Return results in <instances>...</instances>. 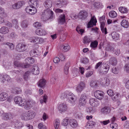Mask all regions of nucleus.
Segmentation results:
<instances>
[{
	"instance_id": "1",
	"label": "nucleus",
	"mask_w": 129,
	"mask_h": 129,
	"mask_svg": "<svg viewBox=\"0 0 129 129\" xmlns=\"http://www.w3.org/2000/svg\"><path fill=\"white\" fill-rule=\"evenodd\" d=\"M14 102L16 104L21 106H24V108L26 109H30L35 102L30 100H27L22 99V97L20 96H16L14 99Z\"/></svg>"
},
{
	"instance_id": "2",
	"label": "nucleus",
	"mask_w": 129,
	"mask_h": 129,
	"mask_svg": "<svg viewBox=\"0 0 129 129\" xmlns=\"http://www.w3.org/2000/svg\"><path fill=\"white\" fill-rule=\"evenodd\" d=\"M44 5L46 8V9L42 13V16L47 19H52L53 17V12L49 9L52 6V3L51 1L46 0L44 3Z\"/></svg>"
},
{
	"instance_id": "3",
	"label": "nucleus",
	"mask_w": 129,
	"mask_h": 129,
	"mask_svg": "<svg viewBox=\"0 0 129 129\" xmlns=\"http://www.w3.org/2000/svg\"><path fill=\"white\" fill-rule=\"evenodd\" d=\"M29 6L25 9L26 12L30 15H34L37 12L36 7H38L39 2L37 0H30L28 2Z\"/></svg>"
},
{
	"instance_id": "4",
	"label": "nucleus",
	"mask_w": 129,
	"mask_h": 129,
	"mask_svg": "<svg viewBox=\"0 0 129 129\" xmlns=\"http://www.w3.org/2000/svg\"><path fill=\"white\" fill-rule=\"evenodd\" d=\"M67 99L68 102L72 105H75L77 101L76 96L73 93H69L67 96Z\"/></svg>"
},
{
	"instance_id": "5",
	"label": "nucleus",
	"mask_w": 129,
	"mask_h": 129,
	"mask_svg": "<svg viewBox=\"0 0 129 129\" xmlns=\"http://www.w3.org/2000/svg\"><path fill=\"white\" fill-rule=\"evenodd\" d=\"M107 92L109 95L111 97L112 99L114 101H116L120 97L119 93L116 92L114 93L113 91L111 89L107 90Z\"/></svg>"
},
{
	"instance_id": "6",
	"label": "nucleus",
	"mask_w": 129,
	"mask_h": 129,
	"mask_svg": "<svg viewBox=\"0 0 129 129\" xmlns=\"http://www.w3.org/2000/svg\"><path fill=\"white\" fill-rule=\"evenodd\" d=\"M45 39H43L38 37H30L29 40L31 42L35 43L37 44H41L45 42Z\"/></svg>"
},
{
	"instance_id": "7",
	"label": "nucleus",
	"mask_w": 129,
	"mask_h": 129,
	"mask_svg": "<svg viewBox=\"0 0 129 129\" xmlns=\"http://www.w3.org/2000/svg\"><path fill=\"white\" fill-rule=\"evenodd\" d=\"M104 64V66L103 67L102 69H100L99 70V72L101 75H105L107 74L110 68L109 66L107 64Z\"/></svg>"
},
{
	"instance_id": "8",
	"label": "nucleus",
	"mask_w": 129,
	"mask_h": 129,
	"mask_svg": "<svg viewBox=\"0 0 129 129\" xmlns=\"http://www.w3.org/2000/svg\"><path fill=\"white\" fill-rule=\"evenodd\" d=\"M25 63H24V66L22 67H24V68H26L29 67V63L33 64L34 62V59L33 57H29L27 58L25 60Z\"/></svg>"
},
{
	"instance_id": "9",
	"label": "nucleus",
	"mask_w": 129,
	"mask_h": 129,
	"mask_svg": "<svg viewBox=\"0 0 129 129\" xmlns=\"http://www.w3.org/2000/svg\"><path fill=\"white\" fill-rule=\"evenodd\" d=\"M85 83L83 82H81L76 86L75 90L78 93H80L85 88Z\"/></svg>"
},
{
	"instance_id": "10",
	"label": "nucleus",
	"mask_w": 129,
	"mask_h": 129,
	"mask_svg": "<svg viewBox=\"0 0 129 129\" xmlns=\"http://www.w3.org/2000/svg\"><path fill=\"white\" fill-rule=\"evenodd\" d=\"M94 96L97 99L101 100L103 99L104 93L103 92L100 90H97L94 92Z\"/></svg>"
},
{
	"instance_id": "11",
	"label": "nucleus",
	"mask_w": 129,
	"mask_h": 129,
	"mask_svg": "<svg viewBox=\"0 0 129 129\" xmlns=\"http://www.w3.org/2000/svg\"><path fill=\"white\" fill-rule=\"evenodd\" d=\"M16 50L19 52H23L26 49V46L24 44L22 43H19L16 45Z\"/></svg>"
},
{
	"instance_id": "12",
	"label": "nucleus",
	"mask_w": 129,
	"mask_h": 129,
	"mask_svg": "<svg viewBox=\"0 0 129 129\" xmlns=\"http://www.w3.org/2000/svg\"><path fill=\"white\" fill-rule=\"evenodd\" d=\"M110 83L109 79L107 78H102L100 81V83L103 86L106 87L108 86Z\"/></svg>"
},
{
	"instance_id": "13",
	"label": "nucleus",
	"mask_w": 129,
	"mask_h": 129,
	"mask_svg": "<svg viewBox=\"0 0 129 129\" xmlns=\"http://www.w3.org/2000/svg\"><path fill=\"white\" fill-rule=\"evenodd\" d=\"M89 102L91 105L94 107H98L100 104L99 101L95 98H92L90 99Z\"/></svg>"
},
{
	"instance_id": "14",
	"label": "nucleus",
	"mask_w": 129,
	"mask_h": 129,
	"mask_svg": "<svg viewBox=\"0 0 129 129\" xmlns=\"http://www.w3.org/2000/svg\"><path fill=\"white\" fill-rule=\"evenodd\" d=\"M69 123L70 126L73 128H77L78 126L77 120L74 119H70L69 121Z\"/></svg>"
},
{
	"instance_id": "15",
	"label": "nucleus",
	"mask_w": 129,
	"mask_h": 129,
	"mask_svg": "<svg viewBox=\"0 0 129 129\" xmlns=\"http://www.w3.org/2000/svg\"><path fill=\"white\" fill-rule=\"evenodd\" d=\"M58 109L60 112H64L67 110V107L65 104L62 103L59 105L58 107Z\"/></svg>"
},
{
	"instance_id": "16",
	"label": "nucleus",
	"mask_w": 129,
	"mask_h": 129,
	"mask_svg": "<svg viewBox=\"0 0 129 129\" xmlns=\"http://www.w3.org/2000/svg\"><path fill=\"white\" fill-rule=\"evenodd\" d=\"M96 22L97 20L94 16L92 17L90 20L87 25V28L91 27L95 25Z\"/></svg>"
},
{
	"instance_id": "17",
	"label": "nucleus",
	"mask_w": 129,
	"mask_h": 129,
	"mask_svg": "<svg viewBox=\"0 0 129 129\" xmlns=\"http://www.w3.org/2000/svg\"><path fill=\"white\" fill-rule=\"evenodd\" d=\"M36 33L37 35L40 36H45L47 34L46 31L42 28H38L36 29Z\"/></svg>"
},
{
	"instance_id": "18",
	"label": "nucleus",
	"mask_w": 129,
	"mask_h": 129,
	"mask_svg": "<svg viewBox=\"0 0 129 129\" xmlns=\"http://www.w3.org/2000/svg\"><path fill=\"white\" fill-rule=\"evenodd\" d=\"M86 96L85 94L81 95L79 100V104L80 106H84L86 103Z\"/></svg>"
},
{
	"instance_id": "19",
	"label": "nucleus",
	"mask_w": 129,
	"mask_h": 129,
	"mask_svg": "<svg viewBox=\"0 0 129 129\" xmlns=\"http://www.w3.org/2000/svg\"><path fill=\"white\" fill-rule=\"evenodd\" d=\"M102 19V17H101L100 19V20L101 21L100 26L101 30L102 33H104L105 35H106L107 33V29L106 28H104L105 24L104 22L103 21L104 20L103 19L102 20H101Z\"/></svg>"
},
{
	"instance_id": "20",
	"label": "nucleus",
	"mask_w": 129,
	"mask_h": 129,
	"mask_svg": "<svg viewBox=\"0 0 129 129\" xmlns=\"http://www.w3.org/2000/svg\"><path fill=\"white\" fill-rule=\"evenodd\" d=\"M25 4V2L24 1H22L18 2L13 5L12 6V7L13 9H18L21 7L23 5H24Z\"/></svg>"
},
{
	"instance_id": "21",
	"label": "nucleus",
	"mask_w": 129,
	"mask_h": 129,
	"mask_svg": "<svg viewBox=\"0 0 129 129\" xmlns=\"http://www.w3.org/2000/svg\"><path fill=\"white\" fill-rule=\"evenodd\" d=\"M68 3L65 0H59L58 2L56 3V5L57 7L61 8L63 6L66 5Z\"/></svg>"
},
{
	"instance_id": "22",
	"label": "nucleus",
	"mask_w": 129,
	"mask_h": 129,
	"mask_svg": "<svg viewBox=\"0 0 129 129\" xmlns=\"http://www.w3.org/2000/svg\"><path fill=\"white\" fill-rule=\"evenodd\" d=\"M87 16V13L85 10L81 11L79 13L78 17L80 19H84Z\"/></svg>"
},
{
	"instance_id": "23",
	"label": "nucleus",
	"mask_w": 129,
	"mask_h": 129,
	"mask_svg": "<svg viewBox=\"0 0 129 129\" xmlns=\"http://www.w3.org/2000/svg\"><path fill=\"white\" fill-rule=\"evenodd\" d=\"M12 124L14 125L16 129H20L22 127V123L17 120H14L12 122Z\"/></svg>"
},
{
	"instance_id": "24",
	"label": "nucleus",
	"mask_w": 129,
	"mask_h": 129,
	"mask_svg": "<svg viewBox=\"0 0 129 129\" xmlns=\"http://www.w3.org/2000/svg\"><path fill=\"white\" fill-rule=\"evenodd\" d=\"M32 73L35 75H38L40 73V69L37 66H33L32 68Z\"/></svg>"
},
{
	"instance_id": "25",
	"label": "nucleus",
	"mask_w": 129,
	"mask_h": 129,
	"mask_svg": "<svg viewBox=\"0 0 129 129\" xmlns=\"http://www.w3.org/2000/svg\"><path fill=\"white\" fill-rule=\"evenodd\" d=\"M30 56L37 57L40 55V53L38 50H32L30 51Z\"/></svg>"
},
{
	"instance_id": "26",
	"label": "nucleus",
	"mask_w": 129,
	"mask_h": 129,
	"mask_svg": "<svg viewBox=\"0 0 129 129\" xmlns=\"http://www.w3.org/2000/svg\"><path fill=\"white\" fill-rule=\"evenodd\" d=\"M111 111L110 108L107 106H105L102 108L101 112L105 114L109 113Z\"/></svg>"
},
{
	"instance_id": "27",
	"label": "nucleus",
	"mask_w": 129,
	"mask_h": 129,
	"mask_svg": "<svg viewBox=\"0 0 129 129\" xmlns=\"http://www.w3.org/2000/svg\"><path fill=\"white\" fill-rule=\"evenodd\" d=\"M118 10L120 12L123 14H127L129 11L128 9L125 7H119Z\"/></svg>"
},
{
	"instance_id": "28",
	"label": "nucleus",
	"mask_w": 129,
	"mask_h": 129,
	"mask_svg": "<svg viewBox=\"0 0 129 129\" xmlns=\"http://www.w3.org/2000/svg\"><path fill=\"white\" fill-rule=\"evenodd\" d=\"M1 79L3 82H5V81L6 80L8 81H10L11 80V78L8 75H6L2 74L1 76Z\"/></svg>"
},
{
	"instance_id": "29",
	"label": "nucleus",
	"mask_w": 129,
	"mask_h": 129,
	"mask_svg": "<svg viewBox=\"0 0 129 129\" xmlns=\"http://www.w3.org/2000/svg\"><path fill=\"white\" fill-rule=\"evenodd\" d=\"M2 118L6 120H7L12 117V114L10 113H4L2 116Z\"/></svg>"
},
{
	"instance_id": "30",
	"label": "nucleus",
	"mask_w": 129,
	"mask_h": 129,
	"mask_svg": "<svg viewBox=\"0 0 129 129\" xmlns=\"http://www.w3.org/2000/svg\"><path fill=\"white\" fill-rule=\"evenodd\" d=\"M27 111L29 120H31L36 115V113L34 111L31 110Z\"/></svg>"
},
{
	"instance_id": "31",
	"label": "nucleus",
	"mask_w": 129,
	"mask_h": 129,
	"mask_svg": "<svg viewBox=\"0 0 129 129\" xmlns=\"http://www.w3.org/2000/svg\"><path fill=\"white\" fill-rule=\"evenodd\" d=\"M2 45H4L5 47L8 46L9 48L11 50H13L14 48V44L12 43H3L2 44Z\"/></svg>"
},
{
	"instance_id": "32",
	"label": "nucleus",
	"mask_w": 129,
	"mask_h": 129,
	"mask_svg": "<svg viewBox=\"0 0 129 129\" xmlns=\"http://www.w3.org/2000/svg\"><path fill=\"white\" fill-rule=\"evenodd\" d=\"M21 118L23 120H29L27 111L23 112L22 113L21 116Z\"/></svg>"
},
{
	"instance_id": "33",
	"label": "nucleus",
	"mask_w": 129,
	"mask_h": 129,
	"mask_svg": "<svg viewBox=\"0 0 129 129\" xmlns=\"http://www.w3.org/2000/svg\"><path fill=\"white\" fill-rule=\"evenodd\" d=\"M46 81L45 79H40L38 83V86L41 87H44L46 84Z\"/></svg>"
},
{
	"instance_id": "34",
	"label": "nucleus",
	"mask_w": 129,
	"mask_h": 129,
	"mask_svg": "<svg viewBox=\"0 0 129 129\" xmlns=\"http://www.w3.org/2000/svg\"><path fill=\"white\" fill-rule=\"evenodd\" d=\"M69 63L65 64L63 70V73L66 75H67L69 73Z\"/></svg>"
},
{
	"instance_id": "35",
	"label": "nucleus",
	"mask_w": 129,
	"mask_h": 129,
	"mask_svg": "<svg viewBox=\"0 0 129 129\" xmlns=\"http://www.w3.org/2000/svg\"><path fill=\"white\" fill-rule=\"evenodd\" d=\"M92 38L89 36H85L83 39V42L85 44H88L92 41Z\"/></svg>"
},
{
	"instance_id": "36",
	"label": "nucleus",
	"mask_w": 129,
	"mask_h": 129,
	"mask_svg": "<svg viewBox=\"0 0 129 129\" xmlns=\"http://www.w3.org/2000/svg\"><path fill=\"white\" fill-rule=\"evenodd\" d=\"M98 45V42L95 40L91 42L90 46L92 49L95 50L97 47Z\"/></svg>"
},
{
	"instance_id": "37",
	"label": "nucleus",
	"mask_w": 129,
	"mask_h": 129,
	"mask_svg": "<svg viewBox=\"0 0 129 129\" xmlns=\"http://www.w3.org/2000/svg\"><path fill=\"white\" fill-rule=\"evenodd\" d=\"M109 63L112 66L116 65L117 63L116 58L114 57L111 58L109 60Z\"/></svg>"
},
{
	"instance_id": "38",
	"label": "nucleus",
	"mask_w": 129,
	"mask_h": 129,
	"mask_svg": "<svg viewBox=\"0 0 129 129\" xmlns=\"http://www.w3.org/2000/svg\"><path fill=\"white\" fill-rule=\"evenodd\" d=\"M65 21V15L64 14L61 15L59 20V23L62 24L64 23Z\"/></svg>"
},
{
	"instance_id": "39",
	"label": "nucleus",
	"mask_w": 129,
	"mask_h": 129,
	"mask_svg": "<svg viewBox=\"0 0 129 129\" xmlns=\"http://www.w3.org/2000/svg\"><path fill=\"white\" fill-rule=\"evenodd\" d=\"M95 124V123L91 121H88L87 123L86 127L88 128H92Z\"/></svg>"
},
{
	"instance_id": "40",
	"label": "nucleus",
	"mask_w": 129,
	"mask_h": 129,
	"mask_svg": "<svg viewBox=\"0 0 129 129\" xmlns=\"http://www.w3.org/2000/svg\"><path fill=\"white\" fill-rule=\"evenodd\" d=\"M106 50L108 51H113L115 52V53L117 55H118L120 53V50L118 49H116L115 50V51H114V48L112 47H110L109 49L108 48H106Z\"/></svg>"
},
{
	"instance_id": "41",
	"label": "nucleus",
	"mask_w": 129,
	"mask_h": 129,
	"mask_svg": "<svg viewBox=\"0 0 129 129\" xmlns=\"http://www.w3.org/2000/svg\"><path fill=\"white\" fill-rule=\"evenodd\" d=\"M86 110L87 112L92 114H93L96 111L95 109L94 108L91 107L87 108L86 109Z\"/></svg>"
},
{
	"instance_id": "42",
	"label": "nucleus",
	"mask_w": 129,
	"mask_h": 129,
	"mask_svg": "<svg viewBox=\"0 0 129 129\" xmlns=\"http://www.w3.org/2000/svg\"><path fill=\"white\" fill-rule=\"evenodd\" d=\"M8 96L7 93L3 92L1 94V101H4L6 100Z\"/></svg>"
},
{
	"instance_id": "43",
	"label": "nucleus",
	"mask_w": 129,
	"mask_h": 129,
	"mask_svg": "<svg viewBox=\"0 0 129 129\" xmlns=\"http://www.w3.org/2000/svg\"><path fill=\"white\" fill-rule=\"evenodd\" d=\"M23 64H24L23 63ZM14 65L16 68H24V67H22V66H24V64H22L18 61H15L14 62Z\"/></svg>"
},
{
	"instance_id": "44",
	"label": "nucleus",
	"mask_w": 129,
	"mask_h": 129,
	"mask_svg": "<svg viewBox=\"0 0 129 129\" xmlns=\"http://www.w3.org/2000/svg\"><path fill=\"white\" fill-rule=\"evenodd\" d=\"M30 74V72L28 71L26 72L23 75L24 79L25 80H27L29 79V75Z\"/></svg>"
},
{
	"instance_id": "45",
	"label": "nucleus",
	"mask_w": 129,
	"mask_h": 129,
	"mask_svg": "<svg viewBox=\"0 0 129 129\" xmlns=\"http://www.w3.org/2000/svg\"><path fill=\"white\" fill-rule=\"evenodd\" d=\"M111 35L113 38L115 40H117L119 38V34L115 32H112V33Z\"/></svg>"
},
{
	"instance_id": "46",
	"label": "nucleus",
	"mask_w": 129,
	"mask_h": 129,
	"mask_svg": "<svg viewBox=\"0 0 129 129\" xmlns=\"http://www.w3.org/2000/svg\"><path fill=\"white\" fill-rule=\"evenodd\" d=\"M69 118L68 117L65 118L62 121V125L64 126H66L69 123Z\"/></svg>"
},
{
	"instance_id": "47",
	"label": "nucleus",
	"mask_w": 129,
	"mask_h": 129,
	"mask_svg": "<svg viewBox=\"0 0 129 129\" xmlns=\"http://www.w3.org/2000/svg\"><path fill=\"white\" fill-rule=\"evenodd\" d=\"M8 32V29L6 26H3L1 28V33L2 34H6Z\"/></svg>"
},
{
	"instance_id": "48",
	"label": "nucleus",
	"mask_w": 129,
	"mask_h": 129,
	"mask_svg": "<svg viewBox=\"0 0 129 129\" xmlns=\"http://www.w3.org/2000/svg\"><path fill=\"white\" fill-rule=\"evenodd\" d=\"M121 25L125 28H127L128 26V22L125 20H123L121 22Z\"/></svg>"
},
{
	"instance_id": "49",
	"label": "nucleus",
	"mask_w": 129,
	"mask_h": 129,
	"mask_svg": "<svg viewBox=\"0 0 129 129\" xmlns=\"http://www.w3.org/2000/svg\"><path fill=\"white\" fill-rule=\"evenodd\" d=\"M109 16L112 18H115L117 16V14L115 12L112 11L109 12Z\"/></svg>"
},
{
	"instance_id": "50",
	"label": "nucleus",
	"mask_w": 129,
	"mask_h": 129,
	"mask_svg": "<svg viewBox=\"0 0 129 129\" xmlns=\"http://www.w3.org/2000/svg\"><path fill=\"white\" fill-rule=\"evenodd\" d=\"M60 120L59 119H56L54 122V126L55 129H58L60 124Z\"/></svg>"
},
{
	"instance_id": "51",
	"label": "nucleus",
	"mask_w": 129,
	"mask_h": 129,
	"mask_svg": "<svg viewBox=\"0 0 129 129\" xmlns=\"http://www.w3.org/2000/svg\"><path fill=\"white\" fill-rule=\"evenodd\" d=\"M48 99V96L47 95L45 94L43 97L42 99L40 100V102L41 104H42L43 103H46Z\"/></svg>"
},
{
	"instance_id": "52",
	"label": "nucleus",
	"mask_w": 129,
	"mask_h": 129,
	"mask_svg": "<svg viewBox=\"0 0 129 129\" xmlns=\"http://www.w3.org/2000/svg\"><path fill=\"white\" fill-rule=\"evenodd\" d=\"M13 26L16 28H18V21L16 19L13 20L12 21Z\"/></svg>"
},
{
	"instance_id": "53",
	"label": "nucleus",
	"mask_w": 129,
	"mask_h": 129,
	"mask_svg": "<svg viewBox=\"0 0 129 129\" xmlns=\"http://www.w3.org/2000/svg\"><path fill=\"white\" fill-rule=\"evenodd\" d=\"M76 30L79 34L82 35L83 33L84 32V30L83 29H81L79 26H78L76 28Z\"/></svg>"
},
{
	"instance_id": "54",
	"label": "nucleus",
	"mask_w": 129,
	"mask_h": 129,
	"mask_svg": "<svg viewBox=\"0 0 129 129\" xmlns=\"http://www.w3.org/2000/svg\"><path fill=\"white\" fill-rule=\"evenodd\" d=\"M119 68L118 67H115L113 68L112 69V73L115 74H118L119 72Z\"/></svg>"
},
{
	"instance_id": "55",
	"label": "nucleus",
	"mask_w": 129,
	"mask_h": 129,
	"mask_svg": "<svg viewBox=\"0 0 129 129\" xmlns=\"http://www.w3.org/2000/svg\"><path fill=\"white\" fill-rule=\"evenodd\" d=\"M90 86L94 88L97 87V83L95 81H91L90 82Z\"/></svg>"
},
{
	"instance_id": "56",
	"label": "nucleus",
	"mask_w": 129,
	"mask_h": 129,
	"mask_svg": "<svg viewBox=\"0 0 129 129\" xmlns=\"http://www.w3.org/2000/svg\"><path fill=\"white\" fill-rule=\"evenodd\" d=\"M110 126L112 129H117L118 128V125L115 123H111L110 125Z\"/></svg>"
},
{
	"instance_id": "57",
	"label": "nucleus",
	"mask_w": 129,
	"mask_h": 129,
	"mask_svg": "<svg viewBox=\"0 0 129 129\" xmlns=\"http://www.w3.org/2000/svg\"><path fill=\"white\" fill-rule=\"evenodd\" d=\"M124 70L126 73H129V64H127L124 65Z\"/></svg>"
},
{
	"instance_id": "58",
	"label": "nucleus",
	"mask_w": 129,
	"mask_h": 129,
	"mask_svg": "<svg viewBox=\"0 0 129 129\" xmlns=\"http://www.w3.org/2000/svg\"><path fill=\"white\" fill-rule=\"evenodd\" d=\"M6 14L5 12L4 9L1 8V18H4L6 16Z\"/></svg>"
},
{
	"instance_id": "59",
	"label": "nucleus",
	"mask_w": 129,
	"mask_h": 129,
	"mask_svg": "<svg viewBox=\"0 0 129 129\" xmlns=\"http://www.w3.org/2000/svg\"><path fill=\"white\" fill-rule=\"evenodd\" d=\"M93 73V72L92 71H88L86 74V77H89L91 76L92 75Z\"/></svg>"
},
{
	"instance_id": "60",
	"label": "nucleus",
	"mask_w": 129,
	"mask_h": 129,
	"mask_svg": "<svg viewBox=\"0 0 129 129\" xmlns=\"http://www.w3.org/2000/svg\"><path fill=\"white\" fill-rule=\"evenodd\" d=\"M63 49L65 52H67L70 49V47L68 44L64 46Z\"/></svg>"
},
{
	"instance_id": "61",
	"label": "nucleus",
	"mask_w": 129,
	"mask_h": 129,
	"mask_svg": "<svg viewBox=\"0 0 129 129\" xmlns=\"http://www.w3.org/2000/svg\"><path fill=\"white\" fill-rule=\"evenodd\" d=\"M81 61L83 63L86 64L88 62L89 60L87 58H85L81 59Z\"/></svg>"
},
{
	"instance_id": "62",
	"label": "nucleus",
	"mask_w": 129,
	"mask_h": 129,
	"mask_svg": "<svg viewBox=\"0 0 129 129\" xmlns=\"http://www.w3.org/2000/svg\"><path fill=\"white\" fill-rule=\"evenodd\" d=\"M110 122V120H107L104 121H100V123H101L102 124H103L104 125H107Z\"/></svg>"
},
{
	"instance_id": "63",
	"label": "nucleus",
	"mask_w": 129,
	"mask_h": 129,
	"mask_svg": "<svg viewBox=\"0 0 129 129\" xmlns=\"http://www.w3.org/2000/svg\"><path fill=\"white\" fill-rule=\"evenodd\" d=\"M33 25L35 27L38 28L40 27L41 24L40 23L38 22H36L34 23Z\"/></svg>"
},
{
	"instance_id": "64",
	"label": "nucleus",
	"mask_w": 129,
	"mask_h": 129,
	"mask_svg": "<svg viewBox=\"0 0 129 129\" xmlns=\"http://www.w3.org/2000/svg\"><path fill=\"white\" fill-rule=\"evenodd\" d=\"M38 127L39 129H46V127L44 125L41 123H39L38 125Z\"/></svg>"
}]
</instances>
